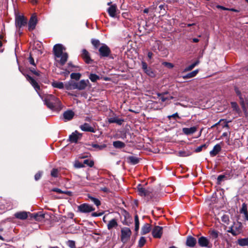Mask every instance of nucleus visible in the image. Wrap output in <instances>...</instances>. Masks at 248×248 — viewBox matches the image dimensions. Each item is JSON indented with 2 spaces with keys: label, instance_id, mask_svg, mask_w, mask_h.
I'll list each match as a JSON object with an SVG mask.
<instances>
[{
  "label": "nucleus",
  "instance_id": "1",
  "mask_svg": "<svg viewBox=\"0 0 248 248\" xmlns=\"http://www.w3.org/2000/svg\"><path fill=\"white\" fill-rule=\"evenodd\" d=\"M38 94L41 98L44 100L45 104L49 108H55L60 106V100L53 95L47 94L45 96H42L39 93Z\"/></svg>",
  "mask_w": 248,
  "mask_h": 248
},
{
  "label": "nucleus",
  "instance_id": "2",
  "mask_svg": "<svg viewBox=\"0 0 248 248\" xmlns=\"http://www.w3.org/2000/svg\"><path fill=\"white\" fill-rule=\"evenodd\" d=\"M131 231L129 228L124 227L121 229V240L125 243L130 238L131 235Z\"/></svg>",
  "mask_w": 248,
  "mask_h": 248
},
{
  "label": "nucleus",
  "instance_id": "3",
  "mask_svg": "<svg viewBox=\"0 0 248 248\" xmlns=\"http://www.w3.org/2000/svg\"><path fill=\"white\" fill-rule=\"evenodd\" d=\"M78 208L79 212L84 213H90L95 210L92 206L87 203L81 204L78 206Z\"/></svg>",
  "mask_w": 248,
  "mask_h": 248
},
{
  "label": "nucleus",
  "instance_id": "4",
  "mask_svg": "<svg viewBox=\"0 0 248 248\" xmlns=\"http://www.w3.org/2000/svg\"><path fill=\"white\" fill-rule=\"evenodd\" d=\"M234 90H235V93H236L237 95L239 96V98L240 99V104H241L242 108L243 109V111H244L245 115L247 116L248 113L247 112V109H246V107L244 98H243V97L241 93V92L239 91L238 88H237V87H235Z\"/></svg>",
  "mask_w": 248,
  "mask_h": 248
},
{
  "label": "nucleus",
  "instance_id": "5",
  "mask_svg": "<svg viewBox=\"0 0 248 248\" xmlns=\"http://www.w3.org/2000/svg\"><path fill=\"white\" fill-rule=\"evenodd\" d=\"M99 52L101 57H106L109 55L111 51L109 48L105 44H102L99 48Z\"/></svg>",
  "mask_w": 248,
  "mask_h": 248
},
{
  "label": "nucleus",
  "instance_id": "6",
  "mask_svg": "<svg viewBox=\"0 0 248 248\" xmlns=\"http://www.w3.org/2000/svg\"><path fill=\"white\" fill-rule=\"evenodd\" d=\"M65 49V48L61 44L56 45L53 47L54 54L57 58H60L62 54L64 53L63 50Z\"/></svg>",
  "mask_w": 248,
  "mask_h": 248
},
{
  "label": "nucleus",
  "instance_id": "7",
  "mask_svg": "<svg viewBox=\"0 0 248 248\" xmlns=\"http://www.w3.org/2000/svg\"><path fill=\"white\" fill-rule=\"evenodd\" d=\"M163 228L162 227L159 226H155L153 229L152 235L154 238H161L163 233Z\"/></svg>",
  "mask_w": 248,
  "mask_h": 248
},
{
  "label": "nucleus",
  "instance_id": "8",
  "mask_svg": "<svg viewBox=\"0 0 248 248\" xmlns=\"http://www.w3.org/2000/svg\"><path fill=\"white\" fill-rule=\"evenodd\" d=\"M27 23V19L24 16H18L16 18V26L21 28L26 25Z\"/></svg>",
  "mask_w": 248,
  "mask_h": 248
},
{
  "label": "nucleus",
  "instance_id": "9",
  "mask_svg": "<svg viewBox=\"0 0 248 248\" xmlns=\"http://www.w3.org/2000/svg\"><path fill=\"white\" fill-rule=\"evenodd\" d=\"M137 189L140 195L141 196H151L150 194L152 192V190L150 189H145L140 185H138Z\"/></svg>",
  "mask_w": 248,
  "mask_h": 248
},
{
  "label": "nucleus",
  "instance_id": "10",
  "mask_svg": "<svg viewBox=\"0 0 248 248\" xmlns=\"http://www.w3.org/2000/svg\"><path fill=\"white\" fill-rule=\"evenodd\" d=\"M198 244L202 247H210L209 240L205 237L201 236L198 239Z\"/></svg>",
  "mask_w": 248,
  "mask_h": 248
},
{
  "label": "nucleus",
  "instance_id": "11",
  "mask_svg": "<svg viewBox=\"0 0 248 248\" xmlns=\"http://www.w3.org/2000/svg\"><path fill=\"white\" fill-rule=\"evenodd\" d=\"M37 22V17L36 16H32L30 19L28 29L29 31H32L35 28Z\"/></svg>",
  "mask_w": 248,
  "mask_h": 248
},
{
  "label": "nucleus",
  "instance_id": "12",
  "mask_svg": "<svg viewBox=\"0 0 248 248\" xmlns=\"http://www.w3.org/2000/svg\"><path fill=\"white\" fill-rule=\"evenodd\" d=\"M117 6L116 4H113L110 6L108 9L107 11L109 15L112 17H116L117 15Z\"/></svg>",
  "mask_w": 248,
  "mask_h": 248
},
{
  "label": "nucleus",
  "instance_id": "13",
  "mask_svg": "<svg viewBox=\"0 0 248 248\" xmlns=\"http://www.w3.org/2000/svg\"><path fill=\"white\" fill-rule=\"evenodd\" d=\"M29 213V212H27L26 211L18 212L15 214L14 216L16 218L21 220H24L28 217V214Z\"/></svg>",
  "mask_w": 248,
  "mask_h": 248
},
{
  "label": "nucleus",
  "instance_id": "14",
  "mask_svg": "<svg viewBox=\"0 0 248 248\" xmlns=\"http://www.w3.org/2000/svg\"><path fill=\"white\" fill-rule=\"evenodd\" d=\"M81 137V134L76 131L69 136V140L71 142L76 143Z\"/></svg>",
  "mask_w": 248,
  "mask_h": 248
},
{
  "label": "nucleus",
  "instance_id": "15",
  "mask_svg": "<svg viewBox=\"0 0 248 248\" xmlns=\"http://www.w3.org/2000/svg\"><path fill=\"white\" fill-rule=\"evenodd\" d=\"M80 128L82 131L85 132H90L92 133H94L95 132L94 129L88 123H84L81 125L80 126Z\"/></svg>",
  "mask_w": 248,
  "mask_h": 248
},
{
  "label": "nucleus",
  "instance_id": "16",
  "mask_svg": "<svg viewBox=\"0 0 248 248\" xmlns=\"http://www.w3.org/2000/svg\"><path fill=\"white\" fill-rule=\"evenodd\" d=\"M89 83V81L87 80H81L79 82L77 83V89L82 90L85 89Z\"/></svg>",
  "mask_w": 248,
  "mask_h": 248
},
{
  "label": "nucleus",
  "instance_id": "17",
  "mask_svg": "<svg viewBox=\"0 0 248 248\" xmlns=\"http://www.w3.org/2000/svg\"><path fill=\"white\" fill-rule=\"evenodd\" d=\"M198 126H193L190 128H183L182 129L183 132L186 135L192 134L197 131Z\"/></svg>",
  "mask_w": 248,
  "mask_h": 248
},
{
  "label": "nucleus",
  "instance_id": "18",
  "mask_svg": "<svg viewBox=\"0 0 248 248\" xmlns=\"http://www.w3.org/2000/svg\"><path fill=\"white\" fill-rule=\"evenodd\" d=\"M74 115V112L71 110H67L63 113V116L65 122L72 120Z\"/></svg>",
  "mask_w": 248,
  "mask_h": 248
},
{
  "label": "nucleus",
  "instance_id": "19",
  "mask_svg": "<svg viewBox=\"0 0 248 248\" xmlns=\"http://www.w3.org/2000/svg\"><path fill=\"white\" fill-rule=\"evenodd\" d=\"M197 240L194 237L189 236L187 237L186 245L190 247H194L196 244Z\"/></svg>",
  "mask_w": 248,
  "mask_h": 248
},
{
  "label": "nucleus",
  "instance_id": "20",
  "mask_svg": "<svg viewBox=\"0 0 248 248\" xmlns=\"http://www.w3.org/2000/svg\"><path fill=\"white\" fill-rule=\"evenodd\" d=\"M82 57L86 63H89L92 61L89 53L85 49L82 50Z\"/></svg>",
  "mask_w": 248,
  "mask_h": 248
},
{
  "label": "nucleus",
  "instance_id": "21",
  "mask_svg": "<svg viewBox=\"0 0 248 248\" xmlns=\"http://www.w3.org/2000/svg\"><path fill=\"white\" fill-rule=\"evenodd\" d=\"M221 150V147L219 144H216L212 150H211L210 152V155L211 156H216L217 154L219 153V152Z\"/></svg>",
  "mask_w": 248,
  "mask_h": 248
},
{
  "label": "nucleus",
  "instance_id": "22",
  "mask_svg": "<svg viewBox=\"0 0 248 248\" xmlns=\"http://www.w3.org/2000/svg\"><path fill=\"white\" fill-rule=\"evenodd\" d=\"M28 80L30 82L32 86L34 88L35 90L38 92L40 90V86L37 82L31 77L28 76L27 77Z\"/></svg>",
  "mask_w": 248,
  "mask_h": 248
},
{
  "label": "nucleus",
  "instance_id": "23",
  "mask_svg": "<svg viewBox=\"0 0 248 248\" xmlns=\"http://www.w3.org/2000/svg\"><path fill=\"white\" fill-rule=\"evenodd\" d=\"M118 226L117 220L115 218L109 220L107 224L108 229L110 230L113 228H116Z\"/></svg>",
  "mask_w": 248,
  "mask_h": 248
},
{
  "label": "nucleus",
  "instance_id": "24",
  "mask_svg": "<svg viewBox=\"0 0 248 248\" xmlns=\"http://www.w3.org/2000/svg\"><path fill=\"white\" fill-rule=\"evenodd\" d=\"M151 230V225L149 223H145L141 228V234H145L149 232Z\"/></svg>",
  "mask_w": 248,
  "mask_h": 248
},
{
  "label": "nucleus",
  "instance_id": "25",
  "mask_svg": "<svg viewBox=\"0 0 248 248\" xmlns=\"http://www.w3.org/2000/svg\"><path fill=\"white\" fill-rule=\"evenodd\" d=\"M124 121V120L123 119H119L116 117L108 119V122L109 123H116L119 125H121Z\"/></svg>",
  "mask_w": 248,
  "mask_h": 248
},
{
  "label": "nucleus",
  "instance_id": "26",
  "mask_svg": "<svg viewBox=\"0 0 248 248\" xmlns=\"http://www.w3.org/2000/svg\"><path fill=\"white\" fill-rule=\"evenodd\" d=\"M237 243L241 247L248 246V237L238 239Z\"/></svg>",
  "mask_w": 248,
  "mask_h": 248
},
{
  "label": "nucleus",
  "instance_id": "27",
  "mask_svg": "<svg viewBox=\"0 0 248 248\" xmlns=\"http://www.w3.org/2000/svg\"><path fill=\"white\" fill-rule=\"evenodd\" d=\"M229 122V121H226V120H225L224 119H221L218 123H217L216 124H215L214 125H213L211 127L213 128V127L216 126L218 125H221L223 128H224V127L228 128L229 125L228 124Z\"/></svg>",
  "mask_w": 248,
  "mask_h": 248
},
{
  "label": "nucleus",
  "instance_id": "28",
  "mask_svg": "<svg viewBox=\"0 0 248 248\" xmlns=\"http://www.w3.org/2000/svg\"><path fill=\"white\" fill-rule=\"evenodd\" d=\"M60 58H61L60 63L61 65H63L67 61L68 54L67 53L64 52L63 54H62Z\"/></svg>",
  "mask_w": 248,
  "mask_h": 248
},
{
  "label": "nucleus",
  "instance_id": "29",
  "mask_svg": "<svg viewBox=\"0 0 248 248\" xmlns=\"http://www.w3.org/2000/svg\"><path fill=\"white\" fill-rule=\"evenodd\" d=\"M113 145L116 148L121 149L125 146V144L121 141H115L113 142Z\"/></svg>",
  "mask_w": 248,
  "mask_h": 248
},
{
  "label": "nucleus",
  "instance_id": "30",
  "mask_svg": "<svg viewBox=\"0 0 248 248\" xmlns=\"http://www.w3.org/2000/svg\"><path fill=\"white\" fill-rule=\"evenodd\" d=\"M198 72H199L198 70H194V71L187 74L186 75L184 76L183 78L184 79H186V78H190L194 77L198 74Z\"/></svg>",
  "mask_w": 248,
  "mask_h": 248
},
{
  "label": "nucleus",
  "instance_id": "31",
  "mask_svg": "<svg viewBox=\"0 0 248 248\" xmlns=\"http://www.w3.org/2000/svg\"><path fill=\"white\" fill-rule=\"evenodd\" d=\"M140 227V222L139 217L137 215L135 216V230L138 232Z\"/></svg>",
  "mask_w": 248,
  "mask_h": 248
},
{
  "label": "nucleus",
  "instance_id": "32",
  "mask_svg": "<svg viewBox=\"0 0 248 248\" xmlns=\"http://www.w3.org/2000/svg\"><path fill=\"white\" fill-rule=\"evenodd\" d=\"M128 160L131 163L134 165L138 163L139 162V159L137 157L133 156H129L128 157Z\"/></svg>",
  "mask_w": 248,
  "mask_h": 248
},
{
  "label": "nucleus",
  "instance_id": "33",
  "mask_svg": "<svg viewBox=\"0 0 248 248\" xmlns=\"http://www.w3.org/2000/svg\"><path fill=\"white\" fill-rule=\"evenodd\" d=\"M199 63V62L198 61H196V62H195L194 63H192V64L189 65L188 66H187V67H186L185 70H184V71L185 72H186V71H190L192 69H193L195 66H196L198 63Z\"/></svg>",
  "mask_w": 248,
  "mask_h": 248
},
{
  "label": "nucleus",
  "instance_id": "34",
  "mask_svg": "<svg viewBox=\"0 0 248 248\" xmlns=\"http://www.w3.org/2000/svg\"><path fill=\"white\" fill-rule=\"evenodd\" d=\"M52 85L53 87L59 89H62L63 88V84L62 82H53L52 83Z\"/></svg>",
  "mask_w": 248,
  "mask_h": 248
},
{
  "label": "nucleus",
  "instance_id": "35",
  "mask_svg": "<svg viewBox=\"0 0 248 248\" xmlns=\"http://www.w3.org/2000/svg\"><path fill=\"white\" fill-rule=\"evenodd\" d=\"M211 237L213 239H217L218 236V232L215 230H211L209 231Z\"/></svg>",
  "mask_w": 248,
  "mask_h": 248
},
{
  "label": "nucleus",
  "instance_id": "36",
  "mask_svg": "<svg viewBox=\"0 0 248 248\" xmlns=\"http://www.w3.org/2000/svg\"><path fill=\"white\" fill-rule=\"evenodd\" d=\"M89 199H90L97 206H98L100 205L101 202L100 201L93 197H92L90 195L88 196Z\"/></svg>",
  "mask_w": 248,
  "mask_h": 248
},
{
  "label": "nucleus",
  "instance_id": "37",
  "mask_svg": "<svg viewBox=\"0 0 248 248\" xmlns=\"http://www.w3.org/2000/svg\"><path fill=\"white\" fill-rule=\"evenodd\" d=\"M177 155L181 157H185L189 156L190 154L186 151H180L178 152Z\"/></svg>",
  "mask_w": 248,
  "mask_h": 248
},
{
  "label": "nucleus",
  "instance_id": "38",
  "mask_svg": "<svg viewBox=\"0 0 248 248\" xmlns=\"http://www.w3.org/2000/svg\"><path fill=\"white\" fill-rule=\"evenodd\" d=\"M52 191H54V192H57L58 193H64V194H66L67 195H69L70 193V192L69 191H62V190H61L59 188H53L52 190H51Z\"/></svg>",
  "mask_w": 248,
  "mask_h": 248
},
{
  "label": "nucleus",
  "instance_id": "39",
  "mask_svg": "<svg viewBox=\"0 0 248 248\" xmlns=\"http://www.w3.org/2000/svg\"><path fill=\"white\" fill-rule=\"evenodd\" d=\"M34 218L37 221H40L44 218L45 215L43 214L37 213L34 216Z\"/></svg>",
  "mask_w": 248,
  "mask_h": 248
},
{
  "label": "nucleus",
  "instance_id": "40",
  "mask_svg": "<svg viewBox=\"0 0 248 248\" xmlns=\"http://www.w3.org/2000/svg\"><path fill=\"white\" fill-rule=\"evenodd\" d=\"M231 106L233 110H235L237 112H239L240 111L239 108L236 102H231Z\"/></svg>",
  "mask_w": 248,
  "mask_h": 248
},
{
  "label": "nucleus",
  "instance_id": "41",
  "mask_svg": "<svg viewBox=\"0 0 248 248\" xmlns=\"http://www.w3.org/2000/svg\"><path fill=\"white\" fill-rule=\"evenodd\" d=\"M248 212L247 205L245 203H243L242 205V207L240 209V213L241 214L246 213Z\"/></svg>",
  "mask_w": 248,
  "mask_h": 248
},
{
  "label": "nucleus",
  "instance_id": "42",
  "mask_svg": "<svg viewBox=\"0 0 248 248\" xmlns=\"http://www.w3.org/2000/svg\"><path fill=\"white\" fill-rule=\"evenodd\" d=\"M208 144L205 143L203 145H202L201 146L198 147L195 149V152L197 153L200 152L202 151V149H203V148L206 149L208 147Z\"/></svg>",
  "mask_w": 248,
  "mask_h": 248
},
{
  "label": "nucleus",
  "instance_id": "43",
  "mask_svg": "<svg viewBox=\"0 0 248 248\" xmlns=\"http://www.w3.org/2000/svg\"><path fill=\"white\" fill-rule=\"evenodd\" d=\"M221 220L224 223L228 224L230 221L229 217L227 215H224L221 217Z\"/></svg>",
  "mask_w": 248,
  "mask_h": 248
},
{
  "label": "nucleus",
  "instance_id": "44",
  "mask_svg": "<svg viewBox=\"0 0 248 248\" xmlns=\"http://www.w3.org/2000/svg\"><path fill=\"white\" fill-rule=\"evenodd\" d=\"M70 76L72 79L78 80L80 78L81 75L79 73H73L71 74Z\"/></svg>",
  "mask_w": 248,
  "mask_h": 248
},
{
  "label": "nucleus",
  "instance_id": "45",
  "mask_svg": "<svg viewBox=\"0 0 248 248\" xmlns=\"http://www.w3.org/2000/svg\"><path fill=\"white\" fill-rule=\"evenodd\" d=\"M89 78L92 82H95L99 78V77L95 74H92L90 75Z\"/></svg>",
  "mask_w": 248,
  "mask_h": 248
},
{
  "label": "nucleus",
  "instance_id": "46",
  "mask_svg": "<svg viewBox=\"0 0 248 248\" xmlns=\"http://www.w3.org/2000/svg\"><path fill=\"white\" fill-rule=\"evenodd\" d=\"M146 239L144 237H141L139 241V247H142L145 243Z\"/></svg>",
  "mask_w": 248,
  "mask_h": 248
},
{
  "label": "nucleus",
  "instance_id": "47",
  "mask_svg": "<svg viewBox=\"0 0 248 248\" xmlns=\"http://www.w3.org/2000/svg\"><path fill=\"white\" fill-rule=\"evenodd\" d=\"M144 72L151 77H153L155 75L154 71L150 68H148L147 70H146Z\"/></svg>",
  "mask_w": 248,
  "mask_h": 248
},
{
  "label": "nucleus",
  "instance_id": "48",
  "mask_svg": "<svg viewBox=\"0 0 248 248\" xmlns=\"http://www.w3.org/2000/svg\"><path fill=\"white\" fill-rule=\"evenodd\" d=\"M59 171L58 169H53L51 172V175L54 177H58Z\"/></svg>",
  "mask_w": 248,
  "mask_h": 248
},
{
  "label": "nucleus",
  "instance_id": "49",
  "mask_svg": "<svg viewBox=\"0 0 248 248\" xmlns=\"http://www.w3.org/2000/svg\"><path fill=\"white\" fill-rule=\"evenodd\" d=\"M66 244L70 248H76L75 242L73 240H68Z\"/></svg>",
  "mask_w": 248,
  "mask_h": 248
},
{
  "label": "nucleus",
  "instance_id": "50",
  "mask_svg": "<svg viewBox=\"0 0 248 248\" xmlns=\"http://www.w3.org/2000/svg\"><path fill=\"white\" fill-rule=\"evenodd\" d=\"M92 43L93 45L95 47V48H97L100 45V42L98 40H93L92 41Z\"/></svg>",
  "mask_w": 248,
  "mask_h": 248
},
{
  "label": "nucleus",
  "instance_id": "51",
  "mask_svg": "<svg viewBox=\"0 0 248 248\" xmlns=\"http://www.w3.org/2000/svg\"><path fill=\"white\" fill-rule=\"evenodd\" d=\"M228 232L231 233L233 236H236L240 232H237L235 230L233 229L232 227H231L229 230H228Z\"/></svg>",
  "mask_w": 248,
  "mask_h": 248
},
{
  "label": "nucleus",
  "instance_id": "52",
  "mask_svg": "<svg viewBox=\"0 0 248 248\" xmlns=\"http://www.w3.org/2000/svg\"><path fill=\"white\" fill-rule=\"evenodd\" d=\"M157 4L158 3L157 2L153 3V5L149 8L150 9V12L154 13V11L156 9Z\"/></svg>",
  "mask_w": 248,
  "mask_h": 248
},
{
  "label": "nucleus",
  "instance_id": "53",
  "mask_svg": "<svg viewBox=\"0 0 248 248\" xmlns=\"http://www.w3.org/2000/svg\"><path fill=\"white\" fill-rule=\"evenodd\" d=\"M93 147L98 148V150H102L106 147V145L105 144L99 145L98 144H94L93 145Z\"/></svg>",
  "mask_w": 248,
  "mask_h": 248
},
{
  "label": "nucleus",
  "instance_id": "54",
  "mask_svg": "<svg viewBox=\"0 0 248 248\" xmlns=\"http://www.w3.org/2000/svg\"><path fill=\"white\" fill-rule=\"evenodd\" d=\"M42 175V171H39L34 176V178L36 181L40 179Z\"/></svg>",
  "mask_w": 248,
  "mask_h": 248
},
{
  "label": "nucleus",
  "instance_id": "55",
  "mask_svg": "<svg viewBox=\"0 0 248 248\" xmlns=\"http://www.w3.org/2000/svg\"><path fill=\"white\" fill-rule=\"evenodd\" d=\"M28 60H29V62L30 63V64L33 65L34 66H35L36 65H35L34 59L32 58V57L31 56V54H30V56Z\"/></svg>",
  "mask_w": 248,
  "mask_h": 248
},
{
  "label": "nucleus",
  "instance_id": "56",
  "mask_svg": "<svg viewBox=\"0 0 248 248\" xmlns=\"http://www.w3.org/2000/svg\"><path fill=\"white\" fill-rule=\"evenodd\" d=\"M163 64L167 67H168L169 68H172L173 67V65L170 62H164L163 63Z\"/></svg>",
  "mask_w": 248,
  "mask_h": 248
},
{
  "label": "nucleus",
  "instance_id": "57",
  "mask_svg": "<svg viewBox=\"0 0 248 248\" xmlns=\"http://www.w3.org/2000/svg\"><path fill=\"white\" fill-rule=\"evenodd\" d=\"M225 176L224 175H220L217 177V182L218 184H220V182L222 181L224 178H225Z\"/></svg>",
  "mask_w": 248,
  "mask_h": 248
},
{
  "label": "nucleus",
  "instance_id": "58",
  "mask_svg": "<svg viewBox=\"0 0 248 248\" xmlns=\"http://www.w3.org/2000/svg\"><path fill=\"white\" fill-rule=\"evenodd\" d=\"M141 64H142V68L143 70H144V71H145L146 70H147L148 68V66H147V64H146V63L145 62H142Z\"/></svg>",
  "mask_w": 248,
  "mask_h": 248
},
{
  "label": "nucleus",
  "instance_id": "59",
  "mask_svg": "<svg viewBox=\"0 0 248 248\" xmlns=\"http://www.w3.org/2000/svg\"><path fill=\"white\" fill-rule=\"evenodd\" d=\"M171 118H179V116H178V114L177 113H175L171 115H170V116H168V118L169 119H170Z\"/></svg>",
  "mask_w": 248,
  "mask_h": 248
},
{
  "label": "nucleus",
  "instance_id": "60",
  "mask_svg": "<svg viewBox=\"0 0 248 248\" xmlns=\"http://www.w3.org/2000/svg\"><path fill=\"white\" fill-rule=\"evenodd\" d=\"M217 8H218V9H221L222 10H228V8H226L225 7H223L222 6H220V5H217Z\"/></svg>",
  "mask_w": 248,
  "mask_h": 248
},
{
  "label": "nucleus",
  "instance_id": "61",
  "mask_svg": "<svg viewBox=\"0 0 248 248\" xmlns=\"http://www.w3.org/2000/svg\"><path fill=\"white\" fill-rule=\"evenodd\" d=\"M147 55H148V58H149V59H152V57H153V53L152 52H149L148 53Z\"/></svg>",
  "mask_w": 248,
  "mask_h": 248
},
{
  "label": "nucleus",
  "instance_id": "62",
  "mask_svg": "<svg viewBox=\"0 0 248 248\" xmlns=\"http://www.w3.org/2000/svg\"><path fill=\"white\" fill-rule=\"evenodd\" d=\"M245 220L248 221V212H247L246 213H244Z\"/></svg>",
  "mask_w": 248,
  "mask_h": 248
},
{
  "label": "nucleus",
  "instance_id": "63",
  "mask_svg": "<svg viewBox=\"0 0 248 248\" xmlns=\"http://www.w3.org/2000/svg\"><path fill=\"white\" fill-rule=\"evenodd\" d=\"M70 72L68 71H66L65 72H62V73H61V74H63L64 75V76H68Z\"/></svg>",
  "mask_w": 248,
  "mask_h": 248
},
{
  "label": "nucleus",
  "instance_id": "64",
  "mask_svg": "<svg viewBox=\"0 0 248 248\" xmlns=\"http://www.w3.org/2000/svg\"><path fill=\"white\" fill-rule=\"evenodd\" d=\"M75 166L77 168H81L83 166V165L80 163L76 164Z\"/></svg>",
  "mask_w": 248,
  "mask_h": 248
}]
</instances>
